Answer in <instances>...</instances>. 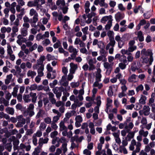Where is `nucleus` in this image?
I'll list each match as a JSON object with an SVG mask.
<instances>
[{
    "label": "nucleus",
    "instance_id": "1",
    "mask_svg": "<svg viewBox=\"0 0 155 155\" xmlns=\"http://www.w3.org/2000/svg\"><path fill=\"white\" fill-rule=\"evenodd\" d=\"M136 146V148L135 150L133 152H135V153H136L139 152L140 150V147L141 146V144L139 142H137L135 140L133 139L131 141L130 144V145L129 148L130 150H133L135 148L134 146Z\"/></svg>",
    "mask_w": 155,
    "mask_h": 155
},
{
    "label": "nucleus",
    "instance_id": "2",
    "mask_svg": "<svg viewBox=\"0 0 155 155\" xmlns=\"http://www.w3.org/2000/svg\"><path fill=\"white\" fill-rule=\"evenodd\" d=\"M115 41L114 39H110L109 42L106 45V49L108 50L109 53L112 54L114 51V47L115 44Z\"/></svg>",
    "mask_w": 155,
    "mask_h": 155
},
{
    "label": "nucleus",
    "instance_id": "3",
    "mask_svg": "<svg viewBox=\"0 0 155 155\" xmlns=\"http://www.w3.org/2000/svg\"><path fill=\"white\" fill-rule=\"evenodd\" d=\"M66 77L65 76H62L61 79L59 81L60 84L66 87L65 89L66 90H69L70 89V87L68 86V82L66 80Z\"/></svg>",
    "mask_w": 155,
    "mask_h": 155
},
{
    "label": "nucleus",
    "instance_id": "4",
    "mask_svg": "<svg viewBox=\"0 0 155 155\" xmlns=\"http://www.w3.org/2000/svg\"><path fill=\"white\" fill-rule=\"evenodd\" d=\"M17 119L18 122L17 123L16 126L17 127H21L23 126L25 123V119L23 118L22 115H19L17 117Z\"/></svg>",
    "mask_w": 155,
    "mask_h": 155
},
{
    "label": "nucleus",
    "instance_id": "5",
    "mask_svg": "<svg viewBox=\"0 0 155 155\" xmlns=\"http://www.w3.org/2000/svg\"><path fill=\"white\" fill-rule=\"evenodd\" d=\"M105 0H94V4L96 5H99L100 7H104L105 8H107L108 7V5L105 3Z\"/></svg>",
    "mask_w": 155,
    "mask_h": 155
},
{
    "label": "nucleus",
    "instance_id": "6",
    "mask_svg": "<svg viewBox=\"0 0 155 155\" xmlns=\"http://www.w3.org/2000/svg\"><path fill=\"white\" fill-rule=\"evenodd\" d=\"M68 51L71 53H72L71 55V56L73 58H75L77 55L78 50L74 48L73 46L71 45L69 47Z\"/></svg>",
    "mask_w": 155,
    "mask_h": 155
},
{
    "label": "nucleus",
    "instance_id": "7",
    "mask_svg": "<svg viewBox=\"0 0 155 155\" xmlns=\"http://www.w3.org/2000/svg\"><path fill=\"white\" fill-rule=\"evenodd\" d=\"M66 121V118H64L63 120L60 121L59 123V129L60 131L68 130L67 127L65 125V122Z\"/></svg>",
    "mask_w": 155,
    "mask_h": 155
},
{
    "label": "nucleus",
    "instance_id": "8",
    "mask_svg": "<svg viewBox=\"0 0 155 155\" xmlns=\"http://www.w3.org/2000/svg\"><path fill=\"white\" fill-rule=\"evenodd\" d=\"M150 108L148 106L144 105L143 107L142 110L140 111L139 113L140 115H141V112H142L144 115H148L150 113Z\"/></svg>",
    "mask_w": 155,
    "mask_h": 155
},
{
    "label": "nucleus",
    "instance_id": "9",
    "mask_svg": "<svg viewBox=\"0 0 155 155\" xmlns=\"http://www.w3.org/2000/svg\"><path fill=\"white\" fill-rule=\"evenodd\" d=\"M17 39L16 42L20 45H21L22 43H24L27 41L26 39L25 38H23L22 35H19L17 36Z\"/></svg>",
    "mask_w": 155,
    "mask_h": 155
},
{
    "label": "nucleus",
    "instance_id": "10",
    "mask_svg": "<svg viewBox=\"0 0 155 155\" xmlns=\"http://www.w3.org/2000/svg\"><path fill=\"white\" fill-rule=\"evenodd\" d=\"M49 138L46 137L44 138L43 137H41L39 139L38 141V146L42 148L43 144L47 143L48 141Z\"/></svg>",
    "mask_w": 155,
    "mask_h": 155
},
{
    "label": "nucleus",
    "instance_id": "11",
    "mask_svg": "<svg viewBox=\"0 0 155 155\" xmlns=\"http://www.w3.org/2000/svg\"><path fill=\"white\" fill-rule=\"evenodd\" d=\"M113 17L111 15H109L108 16H105L103 17L101 19V21L103 23L105 24L106 21H113Z\"/></svg>",
    "mask_w": 155,
    "mask_h": 155
},
{
    "label": "nucleus",
    "instance_id": "12",
    "mask_svg": "<svg viewBox=\"0 0 155 155\" xmlns=\"http://www.w3.org/2000/svg\"><path fill=\"white\" fill-rule=\"evenodd\" d=\"M38 47V45L36 43H35L32 46L30 47L29 49L28 48H26L23 51H24V52L26 54H28L30 51H32L33 50L36 49Z\"/></svg>",
    "mask_w": 155,
    "mask_h": 155
},
{
    "label": "nucleus",
    "instance_id": "13",
    "mask_svg": "<svg viewBox=\"0 0 155 155\" xmlns=\"http://www.w3.org/2000/svg\"><path fill=\"white\" fill-rule=\"evenodd\" d=\"M152 53L151 50L148 49L147 50L145 48H143L141 51V56L147 57Z\"/></svg>",
    "mask_w": 155,
    "mask_h": 155
},
{
    "label": "nucleus",
    "instance_id": "14",
    "mask_svg": "<svg viewBox=\"0 0 155 155\" xmlns=\"http://www.w3.org/2000/svg\"><path fill=\"white\" fill-rule=\"evenodd\" d=\"M115 58H119L120 61H122L124 63H126L127 62L126 56L124 55H121L120 54H117L115 56Z\"/></svg>",
    "mask_w": 155,
    "mask_h": 155
},
{
    "label": "nucleus",
    "instance_id": "15",
    "mask_svg": "<svg viewBox=\"0 0 155 155\" xmlns=\"http://www.w3.org/2000/svg\"><path fill=\"white\" fill-rule=\"evenodd\" d=\"M76 122L75 125L76 127H78L81 126V123L82 121L83 120L82 117L80 115L77 116L75 118Z\"/></svg>",
    "mask_w": 155,
    "mask_h": 155
},
{
    "label": "nucleus",
    "instance_id": "16",
    "mask_svg": "<svg viewBox=\"0 0 155 155\" xmlns=\"http://www.w3.org/2000/svg\"><path fill=\"white\" fill-rule=\"evenodd\" d=\"M70 68L69 70V72L74 73L75 71L78 68V65L77 64H74L71 62L70 64Z\"/></svg>",
    "mask_w": 155,
    "mask_h": 155
},
{
    "label": "nucleus",
    "instance_id": "17",
    "mask_svg": "<svg viewBox=\"0 0 155 155\" xmlns=\"http://www.w3.org/2000/svg\"><path fill=\"white\" fill-rule=\"evenodd\" d=\"M137 76L135 74H132L128 78V81L130 82H136L137 81Z\"/></svg>",
    "mask_w": 155,
    "mask_h": 155
},
{
    "label": "nucleus",
    "instance_id": "18",
    "mask_svg": "<svg viewBox=\"0 0 155 155\" xmlns=\"http://www.w3.org/2000/svg\"><path fill=\"white\" fill-rule=\"evenodd\" d=\"M101 70L100 68L97 69V71L95 73L96 81H101V78L102 77V75L101 74Z\"/></svg>",
    "mask_w": 155,
    "mask_h": 155
},
{
    "label": "nucleus",
    "instance_id": "19",
    "mask_svg": "<svg viewBox=\"0 0 155 155\" xmlns=\"http://www.w3.org/2000/svg\"><path fill=\"white\" fill-rule=\"evenodd\" d=\"M124 14L121 13L120 12H117L115 15V18L116 21H119L120 20L124 18Z\"/></svg>",
    "mask_w": 155,
    "mask_h": 155
},
{
    "label": "nucleus",
    "instance_id": "20",
    "mask_svg": "<svg viewBox=\"0 0 155 155\" xmlns=\"http://www.w3.org/2000/svg\"><path fill=\"white\" fill-rule=\"evenodd\" d=\"M147 99V97L146 96L143 94H141L140 96V98L139 100V102L141 104H145L146 103Z\"/></svg>",
    "mask_w": 155,
    "mask_h": 155
},
{
    "label": "nucleus",
    "instance_id": "21",
    "mask_svg": "<svg viewBox=\"0 0 155 155\" xmlns=\"http://www.w3.org/2000/svg\"><path fill=\"white\" fill-rule=\"evenodd\" d=\"M44 69V65L40 66L38 69L37 72L38 75L40 77H42L44 75L43 71Z\"/></svg>",
    "mask_w": 155,
    "mask_h": 155
},
{
    "label": "nucleus",
    "instance_id": "22",
    "mask_svg": "<svg viewBox=\"0 0 155 155\" xmlns=\"http://www.w3.org/2000/svg\"><path fill=\"white\" fill-rule=\"evenodd\" d=\"M51 72H52V74L49 72L47 73V77L48 78H50L52 79L55 78L56 74L55 70H54L53 71H51Z\"/></svg>",
    "mask_w": 155,
    "mask_h": 155
},
{
    "label": "nucleus",
    "instance_id": "23",
    "mask_svg": "<svg viewBox=\"0 0 155 155\" xmlns=\"http://www.w3.org/2000/svg\"><path fill=\"white\" fill-rule=\"evenodd\" d=\"M41 150V147L38 146L36 147L32 153V155H39Z\"/></svg>",
    "mask_w": 155,
    "mask_h": 155
},
{
    "label": "nucleus",
    "instance_id": "24",
    "mask_svg": "<svg viewBox=\"0 0 155 155\" xmlns=\"http://www.w3.org/2000/svg\"><path fill=\"white\" fill-rule=\"evenodd\" d=\"M16 3L15 2H13L11 5V7L9 10L13 14H14L16 12L15 7L16 6Z\"/></svg>",
    "mask_w": 155,
    "mask_h": 155
},
{
    "label": "nucleus",
    "instance_id": "25",
    "mask_svg": "<svg viewBox=\"0 0 155 155\" xmlns=\"http://www.w3.org/2000/svg\"><path fill=\"white\" fill-rule=\"evenodd\" d=\"M13 75L12 74H10L7 75L6 79L5 80V83L6 84H8L11 82L12 77Z\"/></svg>",
    "mask_w": 155,
    "mask_h": 155
},
{
    "label": "nucleus",
    "instance_id": "26",
    "mask_svg": "<svg viewBox=\"0 0 155 155\" xmlns=\"http://www.w3.org/2000/svg\"><path fill=\"white\" fill-rule=\"evenodd\" d=\"M27 74L28 77L33 78L36 75V73L34 71L29 70L28 71Z\"/></svg>",
    "mask_w": 155,
    "mask_h": 155
},
{
    "label": "nucleus",
    "instance_id": "27",
    "mask_svg": "<svg viewBox=\"0 0 155 155\" xmlns=\"http://www.w3.org/2000/svg\"><path fill=\"white\" fill-rule=\"evenodd\" d=\"M45 60V57L44 56H41L40 58L37 60V64L39 65L42 66L44 65L43 62Z\"/></svg>",
    "mask_w": 155,
    "mask_h": 155
},
{
    "label": "nucleus",
    "instance_id": "28",
    "mask_svg": "<svg viewBox=\"0 0 155 155\" xmlns=\"http://www.w3.org/2000/svg\"><path fill=\"white\" fill-rule=\"evenodd\" d=\"M30 96L32 98V102L33 103H35L37 99V94L36 93L31 92L29 94Z\"/></svg>",
    "mask_w": 155,
    "mask_h": 155
},
{
    "label": "nucleus",
    "instance_id": "29",
    "mask_svg": "<svg viewBox=\"0 0 155 155\" xmlns=\"http://www.w3.org/2000/svg\"><path fill=\"white\" fill-rule=\"evenodd\" d=\"M100 81H96L93 85V87H97L99 89H101L103 87V85L101 83H99Z\"/></svg>",
    "mask_w": 155,
    "mask_h": 155
},
{
    "label": "nucleus",
    "instance_id": "30",
    "mask_svg": "<svg viewBox=\"0 0 155 155\" xmlns=\"http://www.w3.org/2000/svg\"><path fill=\"white\" fill-rule=\"evenodd\" d=\"M43 101L44 104L45 106V109L46 110L48 111L49 110L50 108L49 107H48L47 106V104L48 103L49 101L47 97H45L43 98Z\"/></svg>",
    "mask_w": 155,
    "mask_h": 155
},
{
    "label": "nucleus",
    "instance_id": "31",
    "mask_svg": "<svg viewBox=\"0 0 155 155\" xmlns=\"http://www.w3.org/2000/svg\"><path fill=\"white\" fill-rule=\"evenodd\" d=\"M137 63H138L137 61H134L131 64L130 69L133 71H135L138 68V67L136 66Z\"/></svg>",
    "mask_w": 155,
    "mask_h": 155
},
{
    "label": "nucleus",
    "instance_id": "32",
    "mask_svg": "<svg viewBox=\"0 0 155 155\" xmlns=\"http://www.w3.org/2000/svg\"><path fill=\"white\" fill-rule=\"evenodd\" d=\"M134 133L133 132H130L127 135L126 139L127 141H130L131 139L134 138Z\"/></svg>",
    "mask_w": 155,
    "mask_h": 155
},
{
    "label": "nucleus",
    "instance_id": "33",
    "mask_svg": "<svg viewBox=\"0 0 155 155\" xmlns=\"http://www.w3.org/2000/svg\"><path fill=\"white\" fill-rule=\"evenodd\" d=\"M6 112L9 114L13 115L14 113V109L12 107H7L5 109Z\"/></svg>",
    "mask_w": 155,
    "mask_h": 155
},
{
    "label": "nucleus",
    "instance_id": "34",
    "mask_svg": "<svg viewBox=\"0 0 155 155\" xmlns=\"http://www.w3.org/2000/svg\"><path fill=\"white\" fill-rule=\"evenodd\" d=\"M146 23V21L144 19L141 20L138 25L136 27V29L137 30H139L140 28V26L143 25Z\"/></svg>",
    "mask_w": 155,
    "mask_h": 155
},
{
    "label": "nucleus",
    "instance_id": "35",
    "mask_svg": "<svg viewBox=\"0 0 155 155\" xmlns=\"http://www.w3.org/2000/svg\"><path fill=\"white\" fill-rule=\"evenodd\" d=\"M139 134L140 135L146 137L148 134V132L147 131H144L143 129H141L139 131Z\"/></svg>",
    "mask_w": 155,
    "mask_h": 155
},
{
    "label": "nucleus",
    "instance_id": "36",
    "mask_svg": "<svg viewBox=\"0 0 155 155\" xmlns=\"http://www.w3.org/2000/svg\"><path fill=\"white\" fill-rule=\"evenodd\" d=\"M21 35L23 37L26 36L28 35V29L22 28L20 30Z\"/></svg>",
    "mask_w": 155,
    "mask_h": 155
},
{
    "label": "nucleus",
    "instance_id": "37",
    "mask_svg": "<svg viewBox=\"0 0 155 155\" xmlns=\"http://www.w3.org/2000/svg\"><path fill=\"white\" fill-rule=\"evenodd\" d=\"M140 58L141 62L143 63L147 64L148 63L149 61L148 58L147 56H141V57Z\"/></svg>",
    "mask_w": 155,
    "mask_h": 155
},
{
    "label": "nucleus",
    "instance_id": "38",
    "mask_svg": "<svg viewBox=\"0 0 155 155\" xmlns=\"http://www.w3.org/2000/svg\"><path fill=\"white\" fill-rule=\"evenodd\" d=\"M137 37L140 41H142L144 40L143 37V35L142 32L141 31H140L138 32Z\"/></svg>",
    "mask_w": 155,
    "mask_h": 155
},
{
    "label": "nucleus",
    "instance_id": "39",
    "mask_svg": "<svg viewBox=\"0 0 155 155\" xmlns=\"http://www.w3.org/2000/svg\"><path fill=\"white\" fill-rule=\"evenodd\" d=\"M115 86L116 87H117V85H112L111 86H110L109 87V88L108 91V95L109 96H111L113 94V93L112 92V88H113V87Z\"/></svg>",
    "mask_w": 155,
    "mask_h": 155
},
{
    "label": "nucleus",
    "instance_id": "40",
    "mask_svg": "<svg viewBox=\"0 0 155 155\" xmlns=\"http://www.w3.org/2000/svg\"><path fill=\"white\" fill-rule=\"evenodd\" d=\"M134 126L133 123L132 122H130L128 123V125H126L124 127V128L127 130L132 129Z\"/></svg>",
    "mask_w": 155,
    "mask_h": 155
},
{
    "label": "nucleus",
    "instance_id": "41",
    "mask_svg": "<svg viewBox=\"0 0 155 155\" xmlns=\"http://www.w3.org/2000/svg\"><path fill=\"white\" fill-rule=\"evenodd\" d=\"M127 55V61L129 62H132L133 61L134 58L132 54L130 52Z\"/></svg>",
    "mask_w": 155,
    "mask_h": 155
},
{
    "label": "nucleus",
    "instance_id": "42",
    "mask_svg": "<svg viewBox=\"0 0 155 155\" xmlns=\"http://www.w3.org/2000/svg\"><path fill=\"white\" fill-rule=\"evenodd\" d=\"M112 21H108L105 26V29L107 30H109L112 26Z\"/></svg>",
    "mask_w": 155,
    "mask_h": 155
},
{
    "label": "nucleus",
    "instance_id": "43",
    "mask_svg": "<svg viewBox=\"0 0 155 155\" xmlns=\"http://www.w3.org/2000/svg\"><path fill=\"white\" fill-rule=\"evenodd\" d=\"M103 155H118L117 154H113L112 151L110 149H107L106 150V153H105V151L104 150V152L103 154Z\"/></svg>",
    "mask_w": 155,
    "mask_h": 155
},
{
    "label": "nucleus",
    "instance_id": "44",
    "mask_svg": "<svg viewBox=\"0 0 155 155\" xmlns=\"http://www.w3.org/2000/svg\"><path fill=\"white\" fill-rule=\"evenodd\" d=\"M23 99L26 102H29L31 101V99L30 98V96L28 95H25L23 97Z\"/></svg>",
    "mask_w": 155,
    "mask_h": 155
},
{
    "label": "nucleus",
    "instance_id": "45",
    "mask_svg": "<svg viewBox=\"0 0 155 155\" xmlns=\"http://www.w3.org/2000/svg\"><path fill=\"white\" fill-rule=\"evenodd\" d=\"M51 42L48 39H46L42 42L43 45L46 46L50 44Z\"/></svg>",
    "mask_w": 155,
    "mask_h": 155
},
{
    "label": "nucleus",
    "instance_id": "46",
    "mask_svg": "<svg viewBox=\"0 0 155 155\" xmlns=\"http://www.w3.org/2000/svg\"><path fill=\"white\" fill-rule=\"evenodd\" d=\"M38 14L36 11L33 8H31L30 10L29 15L31 16H35Z\"/></svg>",
    "mask_w": 155,
    "mask_h": 155
},
{
    "label": "nucleus",
    "instance_id": "47",
    "mask_svg": "<svg viewBox=\"0 0 155 155\" xmlns=\"http://www.w3.org/2000/svg\"><path fill=\"white\" fill-rule=\"evenodd\" d=\"M57 5H61L62 6H64L65 5V3L64 0H58L56 3Z\"/></svg>",
    "mask_w": 155,
    "mask_h": 155
},
{
    "label": "nucleus",
    "instance_id": "48",
    "mask_svg": "<svg viewBox=\"0 0 155 155\" xmlns=\"http://www.w3.org/2000/svg\"><path fill=\"white\" fill-rule=\"evenodd\" d=\"M97 59L99 61H103L105 62L107 61V59L106 57L105 56H104L102 55L97 57Z\"/></svg>",
    "mask_w": 155,
    "mask_h": 155
},
{
    "label": "nucleus",
    "instance_id": "49",
    "mask_svg": "<svg viewBox=\"0 0 155 155\" xmlns=\"http://www.w3.org/2000/svg\"><path fill=\"white\" fill-rule=\"evenodd\" d=\"M114 35V33L113 31H109L107 32V35L110 39H114L113 38V37Z\"/></svg>",
    "mask_w": 155,
    "mask_h": 155
},
{
    "label": "nucleus",
    "instance_id": "50",
    "mask_svg": "<svg viewBox=\"0 0 155 155\" xmlns=\"http://www.w3.org/2000/svg\"><path fill=\"white\" fill-rule=\"evenodd\" d=\"M37 4L35 1L34 2L29 1L28 2L27 5L30 7H35L36 6Z\"/></svg>",
    "mask_w": 155,
    "mask_h": 155
},
{
    "label": "nucleus",
    "instance_id": "51",
    "mask_svg": "<svg viewBox=\"0 0 155 155\" xmlns=\"http://www.w3.org/2000/svg\"><path fill=\"white\" fill-rule=\"evenodd\" d=\"M18 90V87H15L13 88V91L12 93V94L14 97H15L17 96V93Z\"/></svg>",
    "mask_w": 155,
    "mask_h": 155
},
{
    "label": "nucleus",
    "instance_id": "52",
    "mask_svg": "<svg viewBox=\"0 0 155 155\" xmlns=\"http://www.w3.org/2000/svg\"><path fill=\"white\" fill-rule=\"evenodd\" d=\"M7 48V52L8 55L11 54H12L13 53V51L12 50L11 47L10 46V45L9 44H8Z\"/></svg>",
    "mask_w": 155,
    "mask_h": 155
},
{
    "label": "nucleus",
    "instance_id": "53",
    "mask_svg": "<svg viewBox=\"0 0 155 155\" xmlns=\"http://www.w3.org/2000/svg\"><path fill=\"white\" fill-rule=\"evenodd\" d=\"M137 49V46H129L128 50V52H132Z\"/></svg>",
    "mask_w": 155,
    "mask_h": 155
},
{
    "label": "nucleus",
    "instance_id": "54",
    "mask_svg": "<svg viewBox=\"0 0 155 155\" xmlns=\"http://www.w3.org/2000/svg\"><path fill=\"white\" fill-rule=\"evenodd\" d=\"M46 126V124L44 123H41L39 126V129L41 130H43L45 129Z\"/></svg>",
    "mask_w": 155,
    "mask_h": 155
},
{
    "label": "nucleus",
    "instance_id": "55",
    "mask_svg": "<svg viewBox=\"0 0 155 155\" xmlns=\"http://www.w3.org/2000/svg\"><path fill=\"white\" fill-rule=\"evenodd\" d=\"M44 122L48 124H51V119L50 117H47L44 119Z\"/></svg>",
    "mask_w": 155,
    "mask_h": 155
},
{
    "label": "nucleus",
    "instance_id": "56",
    "mask_svg": "<svg viewBox=\"0 0 155 155\" xmlns=\"http://www.w3.org/2000/svg\"><path fill=\"white\" fill-rule=\"evenodd\" d=\"M58 132L56 130H54V131L51 133L50 137L51 138H54L56 136L58 135Z\"/></svg>",
    "mask_w": 155,
    "mask_h": 155
},
{
    "label": "nucleus",
    "instance_id": "57",
    "mask_svg": "<svg viewBox=\"0 0 155 155\" xmlns=\"http://www.w3.org/2000/svg\"><path fill=\"white\" fill-rule=\"evenodd\" d=\"M61 115H56L54 116L53 118L52 122L56 123L59 120Z\"/></svg>",
    "mask_w": 155,
    "mask_h": 155
},
{
    "label": "nucleus",
    "instance_id": "58",
    "mask_svg": "<svg viewBox=\"0 0 155 155\" xmlns=\"http://www.w3.org/2000/svg\"><path fill=\"white\" fill-rule=\"evenodd\" d=\"M79 84V83L78 82H72L70 84L71 87L72 88H75L78 87Z\"/></svg>",
    "mask_w": 155,
    "mask_h": 155
},
{
    "label": "nucleus",
    "instance_id": "59",
    "mask_svg": "<svg viewBox=\"0 0 155 155\" xmlns=\"http://www.w3.org/2000/svg\"><path fill=\"white\" fill-rule=\"evenodd\" d=\"M42 135V132L41 130H38L36 133L35 134H34L33 136H35L36 137H40Z\"/></svg>",
    "mask_w": 155,
    "mask_h": 155
},
{
    "label": "nucleus",
    "instance_id": "60",
    "mask_svg": "<svg viewBox=\"0 0 155 155\" xmlns=\"http://www.w3.org/2000/svg\"><path fill=\"white\" fill-rule=\"evenodd\" d=\"M126 63H124L121 62L119 64V67L121 69L124 70L125 69L126 67V65L127 64H125Z\"/></svg>",
    "mask_w": 155,
    "mask_h": 155
},
{
    "label": "nucleus",
    "instance_id": "61",
    "mask_svg": "<svg viewBox=\"0 0 155 155\" xmlns=\"http://www.w3.org/2000/svg\"><path fill=\"white\" fill-rule=\"evenodd\" d=\"M100 52L102 55L105 56V57L107 55V53L105 51L104 48L101 49L100 51Z\"/></svg>",
    "mask_w": 155,
    "mask_h": 155
},
{
    "label": "nucleus",
    "instance_id": "62",
    "mask_svg": "<svg viewBox=\"0 0 155 155\" xmlns=\"http://www.w3.org/2000/svg\"><path fill=\"white\" fill-rule=\"evenodd\" d=\"M12 97V94L6 91L5 93V98L9 101L10 100Z\"/></svg>",
    "mask_w": 155,
    "mask_h": 155
},
{
    "label": "nucleus",
    "instance_id": "63",
    "mask_svg": "<svg viewBox=\"0 0 155 155\" xmlns=\"http://www.w3.org/2000/svg\"><path fill=\"white\" fill-rule=\"evenodd\" d=\"M52 129L56 130L58 128V127L57 124H56V123L52 122L51 123V127Z\"/></svg>",
    "mask_w": 155,
    "mask_h": 155
},
{
    "label": "nucleus",
    "instance_id": "64",
    "mask_svg": "<svg viewBox=\"0 0 155 155\" xmlns=\"http://www.w3.org/2000/svg\"><path fill=\"white\" fill-rule=\"evenodd\" d=\"M109 4L111 7L114 8L116 5V2L114 1L110 0L109 1Z\"/></svg>",
    "mask_w": 155,
    "mask_h": 155
}]
</instances>
